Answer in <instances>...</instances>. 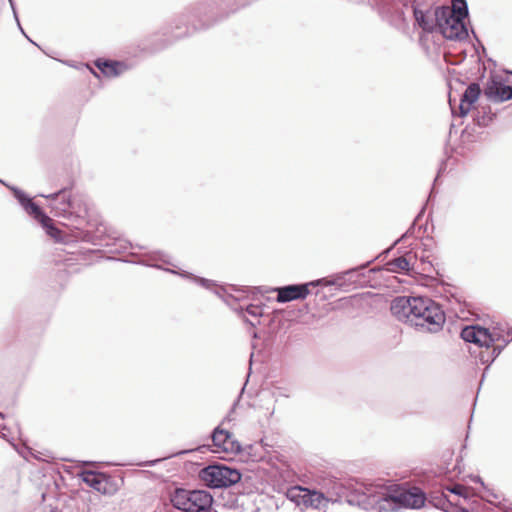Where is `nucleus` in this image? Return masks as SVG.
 Returning <instances> with one entry per match:
<instances>
[{"label": "nucleus", "instance_id": "f257e3e1", "mask_svg": "<svg viewBox=\"0 0 512 512\" xmlns=\"http://www.w3.org/2000/svg\"><path fill=\"white\" fill-rule=\"evenodd\" d=\"M74 180L69 178L67 183L50 194H39L49 201L51 213L56 217L64 218L71 222V234L63 231L65 241L88 242L98 246H111L114 242H121L116 236H112L107 227L93 219L90 214L88 197L82 193H73Z\"/></svg>", "mask_w": 512, "mask_h": 512}, {"label": "nucleus", "instance_id": "f03ea898", "mask_svg": "<svg viewBox=\"0 0 512 512\" xmlns=\"http://www.w3.org/2000/svg\"><path fill=\"white\" fill-rule=\"evenodd\" d=\"M334 490L335 502H345L366 511L397 512L401 509H420L425 506L427 500V495L422 489L406 484L380 486L358 482L340 483Z\"/></svg>", "mask_w": 512, "mask_h": 512}, {"label": "nucleus", "instance_id": "7ed1b4c3", "mask_svg": "<svg viewBox=\"0 0 512 512\" xmlns=\"http://www.w3.org/2000/svg\"><path fill=\"white\" fill-rule=\"evenodd\" d=\"M390 310L399 321L409 323L419 331L436 333L446 321L440 305L424 296H398L393 299Z\"/></svg>", "mask_w": 512, "mask_h": 512}, {"label": "nucleus", "instance_id": "20e7f679", "mask_svg": "<svg viewBox=\"0 0 512 512\" xmlns=\"http://www.w3.org/2000/svg\"><path fill=\"white\" fill-rule=\"evenodd\" d=\"M166 271L172 274H178L182 278L193 281L199 286L213 291L219 298H221L228 306H230L234 311H236L240 317H242L243 321L255 328L258 324H264L266 321V325L269 326L271 333H277L282 324V320L278 314L273 316L265 315L263 312V308L259 305L247 304L242 306L238 304V299L233 295L229 294L225 287L219 286L216 281L210 280L204 277H200L190 273L188 271L180 270H172L165 269Z\"/></svg>", "mask_w": 512, "mask_h": 512}, {"label": "nucleus", "instance_id": "39448f33", "mask_svg": "<svg viewBox=\"0 0 512 512\" xmlns=\"http://www.w3.org/2000/svg\"><path fill=\"white\" fill-rule=\"evenodd\" d=\"M435 32L449 41L463 42L469 37L466 19L469 8L466 0H453L452 8L439 5L434 8Z\"/></svg>", "mask_w": 512, "mask_h": 512}, {"label": "nucleus", "instance_id": "423d86ee", "mask_svg": "<svg viewBox=\"0 0 512 512\" xmlns=\"http://www.w3.org/2000/svg\"><path fill=\"white\" fill-rule=\"evenodd\" d=\"M8 189L11 191L13 197L26 212V214L37 221L45 230L48 236L53 238L55 241H65L63 231L55 226L53 220L28 193L15 185L8 186Z\"/></svg>", "mask_w": 512, "mask_h": 512}, {"label": "nucleus", "instance_id": "0eeeda50", "mask_svg": "<svg viewBox=\"0 0 512 512\" xmlns=\"http://www.w3.org/2000/svg\"><path fill=\"white\" fill-rule=\"evenodd\" d=\"M8 189L11 191L13 197L26 212V214L37 221L45 230L48 236L53 238L55 241H65L63 231L55 226L53 220L28 193L15 185L8 186Z\"/></svg>", "mask_w": 512, "mask_h": 512}, {"label": "nucleus", "instance_id": "6e6552de", "mask_svg": "<svg viewBox=\"0 0 512 512\" xmlns=\"http://www.w3.org/2000/svg\"><path fill=\"white\" fill-rule=\"evenodd\" d=\"M215 500L207 490L176 488L171 495L173 507L182 512H209Z\"/></svg>", "mask_w": 512, "mask_h": 512}, {"label": "nucleus", "instance_id": "1a4fd4ad", "mask_svg": "<svg viewBox=\"0 0 512 512\" xmlns=\"http://www.w3.org/2000/svg\"><path fill=\"white\" fill-rule=\"evenodd\" d=\"M198 477L210 489H226L239 483L242 473L237 468L214 462L201 468Z\"/></svg>", "mask_w": 512, "mask_h": 512}, {"label": "nucleus", "instance_id": "9d476101", "mask_svg": "<svg viewBox=\"0 0 512 512\" xmlns=\"http://www.w3.org/2000/svg\"><path fill=\"white\" fill-rule=\"evenodd\" d=\"M370 260L359 266L347 269L343 272L324 277L323 286H336L339 289L347 290L351 285H362L369 278L370 274L377 272L379 269L372 268L367 270L368 266L374 261Z\"/></svg>", "mask_w": 512, "mask_h": 512}, {"label": "nucleus", "instance_id": "9b49d317", "mask_svg": "<svg viewBox=\"0 0 512 512\" xmlns=\"http://www.w3.org/2000/svg\"><path fill=\"white\" fill-rule=\"evenodd\" d=\"M325 278L316 279L305 283H294L272 288L278 303H288L296 300H304L310 294V287L324 285Z\"/></svg>", "mask_w": 512, "mask_h": 512}, {"label": "nucleus", "instance_id": "f8f14e48", "mask_svg": "<svg viewBox=\"0 0 512 512\" xmlns=\"http://www.w3.org/2000/svg\"><path fill=\"white\" fill-rule=\"evenodd\" d=\"M460 337L467 343H473L479 348H489L502 339L500 332L490 331L488 328L478 324L468 325L462 328Z\"/></svg>", "mask_w": 512, "mask_h": 512}, {"label": "nucleus", "instance_id": "ddd939ff", "mask_svg": "<svg viewBox=\"0 0 512 512\" xmlns=\"http://www.w3.org/2000/svg\"><path fill=\"white\" fill-rule=\"evenodd\" d=\"M79 477L86 485L103 495H113L118 490L116 479L107 472L83 470Z\"/></svg>", "mask_w": 512, "mask_h": 512}, {"label": "nucleus", "instance_id": "4468645a", "mask_svg": "<svg viewBox=\"0 0 512 512\" xmlns=\"http://www.w3.org/2000/svg\"><path fill=\"white\" fill-rule=\"evenodd\" d=\"M435 7L432 0H418L413 7L414 26L420 28L423 34L435 32Z\"/></svg>", "mask_w": 512, "mask_h": 512}, {"label": "nucleus", "instance_id": "2eb2a0df", "mask_svg": "<svg viewBox=\"0 0 512 512\" xmlns=\"http://www.w3.org/2000/svg\"><path fill=\"white\" fill-rule=\"evenodd\" d=\"M507 80L491 72L485 88L484 95L493 103H503L512 99V86L508 85Z\"/></svg>", "mask_w": 512, "mask_h": 512}, {"label": "nucleus", "instance_id": "dca6fc26", "mask_svg": "<svg viewBox=\"0 0 512 512\" xmlns=\"http://www.w3.org/2000/svg\"><path fill=\"white\" fill-rule=\"evenodd\" d=\"M20 472L15 467H9L0 474V501L13 500L18 493Z\"/></svg>", "mask_w": 512, "mask_h": 512}, {"label": "nucleus", "instance_id": "f3484780", "mask_svg": "<svg viewBox=\"0 0 512 512\" xmlns=\"http://www.w3.org/2000/svg\"><path fill=\"white\" fill-rule=\"evenodd\" d=\"M481 95V88L479 83L473 82L467 86L465 91L462 93L460 97V102L458 105V111H456L452 104L451 96H449V104L451 107L452 115L459 116L463 118L468 115L473 105L478 101Z\"/></svg>", "mask_w": 512, "mask_h": 512}, {"label": "nucleus", "instance_id": "a211bd4d", "mask_svg": "<svg viewBox=\"0 0 512 512\" xmlns=\"http://www.w3.org/2000/svg\"><path fill=\"white\" fill-rule=\"evenodd\" d=\"M375 11L382 18V20L388 22L391 26L400 28L406 25V17L403 9L398 8L390 0H381L380 3H376Z\"/></svg>", "mask_w": 512, "mask_h": 512}, {"label": "nucleus", "instance_id": "6ab92c4d", "mask_svg": "<svg viewBox=\"0 0 512 512\" xmlns=\"http://www.w3.org/2000/svg\"><path fill=\"white\" fill-rule=\"evenodd\" d=\"M94 64L105 77H118L129 69V65L120 60L97 58Z\"/></svg>", "mask_w": 512, "mask_h": 512}, {"label": "nucleus", "instance_id": "aec40b11", "mask_svg": "<svg viewBox=\"0 0 512 512\" xmlns=\"http://www.w3.org/2000/svg\"><path fill=\"white\" fill-rule=\"evenodd\" d=\"M503 340V344L501 345H495V343L490 346L489 348H485V350H480L479 353L475 356L481 364L486 365L485 371L482 375L481 383L483 382L486 371L491 366V364L496 360V358L501 354V352L504 350V348L512 341L511 339H501Z\"/></svg>", "mask_w": 512, "mask_h": 512}, {"label": "nucleus", "instance_id": "412c9836", "mask_svg": "<svg viewBox=\"0 0 512 512\" xmlns=\"http://www.w3.org/2000/svg\"><path fill=\"white\" fill-rule=\"evenodd\" d=\"M428 501L435 508L445 512H470L467 508L453 504L444 492L439 495L431 494Z\"/></svg>", "mask_w": 512, "mask_h": 512}, {"label": "nucleus", "instance_id": "4be33fe9", "mask_svg": "<svg viewBox=\"0 0 512 512\" xmlns=\"http://www.w3.org/2000/svg\"><path fill=\"white\" fill-rule=\"evenodd\" d=\"M232 437V433L226 429L217 426L211 432L212 445L215 449L212 452L220 453L223 452V448L227 446L229 438Z\"/></svg>", "mask_w": 512, "mask_h": 512}, {"label": "nucleus", "instance_id": "5701e85b", "mask_svg": "<svg viewBox=\"0 0 512 512\" xmlns=\"http://www.w3.org/2000/svg\"><path fill=\"white\" fill-rule=\"evenodd\" d=\"M327 502L328 499L322 492L316 490L311 491L309 489L304 490V494L302 496V503L306 507H313L319 509L320 507L325 506Z\"/></svg>", "mask_w": 512, "mask_h": 512}, {"label": "nucleus", "instance_id": "b1692460", "mask_svg": "<svg viewBox=\"0 0 512 512\" xmlns=\"http://www.w3.org/2000/svg\"><path fill=\"white\" fill-rule=\"evenodd\" d=\"M387 266H389L388 270L391 272H399L402 274L411 275L412 267L409 260L404 256L390 260L387 263Z\"/></svg>", "mask_w": 512, "mask_h": 512}, {"label": "nucleus", "instance_id": "393cba45", "mask_svg": "<svg viewBox=\"0 0 512 512\" xmlns=\"http://www.w3.org/2000/svg\"><path fill=\"white\" fill-rule=\"evenodd\" d=\"M252 449H253V445L250 444V445L243 447L238 440L233 439L231 437L228 440L227 446H225L223 448V452L233 453V454L241 455V456H244V455L250 456Z\"/></svg>", "mask_w": 512, "mask_h": 512}, {"label": "nucleus", "instance_id": "a878e982", "mask_svg": "<svg viewBox=\"0 0 512 512\" xmlns=\"http://www.w3.org/2000/svg\"><path fill=\"white\" fill-rule=\"evenodd\" d=\"M160 261L164 264H170V261L168 259V257L160 252V251H157L151 255L148 256V258L142 262L143 265H146V266H150V267H155V268H159V269H163L162 266H160L157 262Z\"/></svg>", "mask_w": 512, "mask_h": 512}, {"label": "nucleus", "instance_id": "bb28decb", "mask_svg": "<svg viewBox=\"0 0 512 512\" xmlns=\"http://www.w3.org/2000/svg\"><path fill=\"white\" fill-rule=\"evenodd\" d=\"M452 55V51L450 50V47L448 49H444L443 52V58L446 63L450 65H460L467 57V51L466 49H462L459 53H457V57L455 60H451L449 57Z\"/></svg>", "mask_w": 512, "mask_h": 512}, {"label": "nucleus", "instance_id": "cd10ccee", "mask_svg": "<svg viewBox=\"0 0 512 512\" xmlns=\"http://www.w3.org/2000/svg\"><path fill=\"white\" fill-rule=\"evenodd\" d=\"M495 118V115L489 111L488 113L484 112L483 114H480V112H477V115L474 118V121L477 126L479 127H486L488 126Z\"/></svg>", "mask_w": 512, "mask_h": 512}, {"label": "nucleus", "instance_id": "c85d7f7f", "mask_svg": "<svg viewBox=\"0 0 512 512\" xmlns=\"http://www.w3.org/2000/svg\"><path fill=\"white\" fill-rule=\"evenodd\" d=\"M446 490L449 491L452 494H455V495H457L459 497L464 498L465 500L470 498V495H469V492H468V488H466L465 486H463V485H461L459 483H456L454 485L446 487Z\"/></svg>", "mask_w": 512, "mask_h": 512}, {"label": "nucleus", "instance_id": "c756f323", "mask_svg": "<svg viewBox=\"0 0 512 512\" xmlns=\"http://www.w3.org/2000/svg\"><path fill=\"white\" fill-rule=\"evenodd\" d=\"M423 228H424V232H425L426 226L420 225L417 227V224L412 222V224L410 225L408 230L400 238H398L396 241H394V245H397L398 243H400L407 237L415 236L416 229H418V232H420ZM419 236H420V233H418V235L416 237H419Z\"/></svg>", "mask_w": 512, "mask_h": 512}, {"label": "nucleus", "instance_id": "7c9ffc66", "mask_svg": "<svg viewBox=\"0 0 512 512\" xmlns=\"http://www.w3.org/2000/svg\"><path fill=\"white\" fill-rule=\"evenodd\" d=\"M304 490L300 487H293L287 491V498L297 505L302 503V496L304 494Z\"/></svg>", "mask_w": 512, "mask_h": 512}, {"label": "nucleus", "instance_id": "2f4dec72", "mask_svg": "<svg viewBox=\"0 0 512 512\" xmlns=\"http://www.w3.org/2000/svg\"><path fill=\"white\" fill-rule=\"evenodd\" d=\"M423 252H432L435 247V243L432 237H427L426 240L422 243Z\"/></svg>", "mask_w": 512, "mask_h": 512}, {"label": "nucleus", "instance_id": "473e14b6", "mask_svg": "<svg viewBox=\"0 0 512 512\" xmlns=\"http://www.w3.org/2000/svg\"><path fill=\"white\" fill-rule=\"evenodd\" d=\"M253 357H254V353H253V352H251L250 357H249V370H248V373H247V375H246V382H245L244 386L242 387V392L244 391L245 386H246V384H247V382H248V380H249V377H250V375H251V373H252Z\"/></svg>", "mask_w": 512, "mask_h": 512}, {"label": "nucleus", "instance_id": "72a5a7b5", "mask_svg": "<svg viewBox=\"0 0 512 512\" xmlns=\"http://www.w3.org/2000/svg\"><path fill=\"white\" fill-rule=\"evenodd\" d=\"M441 171H442V168H440V169H439L438 174H440V173H441ZM438 176H439V175H437V176L435 177V179H434V183H436V182H437V180H438ZM434 185H435V184H433V187L431 188V191H430V193H429V197H428V200H427V201H430L432 198H434V197H435L436 191H435V189H434Z\"/></svg>", "mask_w": 512, "mask_h": 512}, {"label": "nucleus", "instance_id": "f704fd0d", "mask_svg": "<svg viewBox=\"0 0 512 512\" xmlns=\"http://www.w3.org/2000/svg\"><path fill=\"white\" fill-rule=\"evenodd\" d=\"M162 459H155V460H149V461H145L143 463L140 464V466H143V467H153L155 466L158 462H160Z\"/></svg>", "mask_w": 512, "mask_h": 512}, {"label": "nucleus", "instance_id": "c9c22d12", "mask_svg": "<svg viewBox=\"0 0 512 512\" xmlns=\"http://www.w3.org/2000/svg\"><path fill=\"white\" fill-rule=\"evenodd\" d=\"M425 206H423L421 208V210L418 212V214L416 215V217L414 218L413 220V223H418V221H420L422 219V217L424 216V213H425Z\"/></svg>", "mask_w": 512, "mask_h": 512}, {"label": "nucleus", "instance_id": "e433bc0d", "mask_svg": "<svg viewBox=\"0 0 512 512\" xmlns=\"http://www.w3.org/2000/svg\"><path fill=\"white\" fill-rule=\"evenodd\" d=\"M470 478L473 482L481 484L485 488V484L482 478L479 475H470Z\"/></svg>", "mask_w": 512, "mask_h": 512}, {"label": "nucleus", "instance_id": "4c0bfd02", "mask_svg": "<svg viewBox=\"0 0 512 512\" xmlns=\"http://www.w3.org/2000/svg\"><path fill=\"white\" fill-rule=\"evenodd\" d=\"M472 34H473V37L475 38V40L478 42V44L481 46L482 50L485 51V47L484 45L481 43V41L479 40L476 32L472 29Z\"/></svg>", "mask_w": 512, "mask_h": 512}, {"label": "nucleus", "instance_id": "58836bf2", "mask_svg": "<svg viewBox=\"0 0 512 512\" xmlns=\"http://www.w3.org/2000/svg\"><path fill=\"white\" fill-rule=\"evenodd\" d=\"M396 245H394V243L389 247L387 248L386 250H384L381 254V255H384L385 257L390 253V251L395 247Z\"/></svg>", "mask_w": 512, "mask_h": 512}, {"label": "nucleus", "instance_id": "ea45409f", "mask_svg": "<svg viewBox=\"0 0 512 512\" xmlns=\"http://www.w3.org/2000/svg\"><path fill=\"white\" fill-rule=\"evenodd\" d=\"M8 2H9V4H10V7H11V9H12V12L17 11L15 1H14V0H8Z\"/></svg>", "mask_w": 512, "mask_h": 512}, {"label": "nucleus", "instance_id": "a19ab883", "mask_svg": "<svg viewBox=\"0 0 512 512\" xmlns=\"http://www.w3.org/2000/svg\"><path fill=\"white\" fill-rule=\"evenodd\" d=\"M13 17H14L16 23H17V26H20V20H19V16H18V12L17 11L13 12Z\"/></svg>", "mask_w": 512, "mask_h": 512}, {"label": "nucleus", "instance_id": "79ce46f5", "mask_svg": "<svg viewBox=\"0 0 512 512\" xmlns=\"http://www.w3.org/2000/svg\"><path fill=\"white\" fill-rule=\"evenodd\" d=\"M19 30L21 31V33L33 44H35L25 33L24 29L22 28V26H18Z\"/></svg>", "mask_w": 512, "mask_h": 512}, {"label": "nucleus", "instance_id": "37998d69", "mask_svg": "<svg viewBox=\"0 0 512 512\" xmlns=\"http://www.w3.org/2000/svg\"><path fill=\"white\" fill-rule=\"evenodd\" d=\"M421 259H422L423 264H427L430 267H432V263L430 261H428V260L426 261L425 256H422Z\"/></svg>", "mask_w": 512, "mask_h": 512}, {"label": "nucleus", "instance_id": "c03bdc74", "mask_svg": "<svg viewBox=\"0 0 512 512\" xmlns=\"http://www.w3.org/2000/svg\"><path fill=\"white\" fill-rule=\"evenodd\" d=\"M0 184L4 185L5 187L8 188V186H12L11 184L5 182L4 180L0 179Z\"/></svg>", "mask_w": 512, "mask_h": 512}, {"label": "nucleus", "instance_id": "a18cd8bd", "mask_svg": "<svg viewBox=\"0 0 512 512\" xmlns=\"http://www.w3.org/2000/svg\"><path fill=\"white\" fill-rule=\"evenodd\" d=\"M456 57H457V54H454V53L452 52V55H451L449 58H450L451 60H455V58H456Z\"/></svg>", "mask_w": 512, "mask_h": 512}, {"label": "nucleus", "instance_id": "49530a36", "mask_svg": "<svg viewBox=\"0 0 512 512\" xmlns=\"http://www.w3.org/2000/svg\"><path fill=\"white\" fill-rule=\"evenodd\" d=\"M252 337H253V338H258V334H257V332H256V331H253V332H252Z\"/></svg>", "mask_w": 512, "mask_h": 512}, {"label": "nucleus", "instance_id": "de8ad7c7", "mask_svg": "<svg viewBox=\"0 0 512 512\" xmlns=\"http://www.w3.org/2000/svg\"><path fill=\"white\" fill-rule=\"evenodd\" d=\"M6 415L3 412H0V419H5Z\"/></svg>", "mask_w": 512, "mask_h": 512}, {"label": "nucleus", "instance_id": "09e8293b", "mask_svg": "<svg viewBox=\"0 0 512 512\" xmlns=\"http://www.w3.org/2000/svg\"><path fill=\"white\" fill-rule=\"evenodd\" d=\"M455 128V125L454 124H451V127H450V132L449 134L451 135L452 134V130Z\"/></svg>", "mask_w": 512, "mask_h": 512}, {"label": "nucleus", "instance_id": "8fccbe9b", "mask_svg": "<svg viewBox=\"0 0 512 512\" xmlns=\"http://www.w3.org/2000/svg\"><path fill=\"white\" fill-rule=\"evenodd\" d=\"M504 72L507 73V74H511L512 75V71L511 70L506 69V70H504Z\"/></svg>", "mask_w": 512, "mask_h": 512}, {"label": "nucleus", "instance_id": "3c124183", "mask_svg": "<svg viewBox=\"0 0 512 512\" xmlns=\"http://www.w3.org/2000/svg\"><path fill=\"white\" fill-rule=\"evenodd\" d=\"M491 495H492L495 499H497V498H498V496H497L495 493H491Z\"/></svg>", "mask_w": 512, "mask_h": 512}, {"label": "nucleus", "instance_id": "603ef678", "mask_svg": "<svg viewBox=\"0 0 512 512\" xmlns=\"http://www.w3.org/2000/svg\"><path fill=\"white\" fill-rule=\"evenodd\" d=\"M0 427H1L3 430L7 428V427H6V425H0Z\"/></svg>", "mask_w": 512, "mask_h": 512}]
</instances>
